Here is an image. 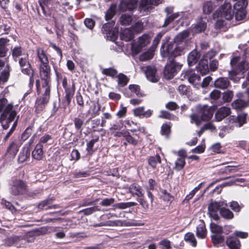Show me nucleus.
Listing matches in <instances>:
<instances>
[{
	"label": "nucleus",
	"mask_w": 249,
	"mask_h": 249,
	"mask_svg": "<svg viewBox=\"0 0 249 249\" xmlns=\"http://www.w3.org/2000/svg\"><path fill=\"white\" fill-rule=\"evenodd\" d=\"M234 12L231 4L225 2L213 14V18H218L215 24L216 28L226 30L231 25V20L234 17Z\"/></svg>",
	"instance_id": "nucleus-1"
},
{
	"label": "nucleus",
	"mask_w": 249,
	"mask_h": 249,
	"mask_svg": "<svg viewBox=\"0 0 249 249\" xmlns=\"http://www.w3.org/2000/svg\"><path fill=\"white\" fill-rule=\"evenodd\" d=\"M213 108L208 106H204L200 109L198 115L194 113L190 115L191 122L198 125L202 121L210 120L213 117Z\"/></svg>",
	"instance_id": "nucleus-2"
},
{
	"label": "nucleus",
	"mask_w": 249,
	"mask_h": 249,
	"mask_svg": "<svg viewBox=\"0 0 249 249\" xmlns=\"http://www.w3.org/2000/svg\"><path fill=\"white\" fill-rule=\"evenodd\" d=\"M163 49V45L161 49V53L163 57H175L181 55L185 53V47L184 43H178L169 44L167 47L166 51L161 50Z\"/></svg>",
	"instance_id": "nucleus-3"
},
{
	"label": "nucleus",
	"mask_w": 249,
	"mask_h": 249,
	"mask_svg": "<svg viewBox=\"0 0 249 249\" xmlns=\"http://www.w3.org/2000/svg\"><path fill=\"white\" fill-rule=\"evenodd\" d=\"M49 83L50 81L44 82L42 87L39 89H38V92L41 93L42 96L37 100L36 103L37 106H39L40 104L44 105L48 102L50 94Z\"/></svg>",
	"instance_id": "nucleus-4"
},
{
	"label": "nucleus",
	"mask_w": 249,
	"mask_h": 249,
	"mask_svg": "<svg viewBox=\"0 0 249 249\" xmlns=\"http://www.w3.org/2000/svg\"><path fill=\"white\" fill-rule=\"evenodd\" d=\"M27 58L28 55L26 54H23V57L19 60V64L21 71L24 74L30 75V84L33 85L34 83L33 70Z\"/></svg>",
	"instance_id": "nucleus-5"
},
{
	"label": "nucleus",
	"mask_w": 249,
	"mask_h": 249,
	"mask_svg": "<svg viewBox=\"0 0 249 249\" xmlns=\"http://www.w3.org/2000/svg\"><path fill=\"white\" fill-rule=\"evenodd\" d=\"M161 2L162 0H141L139 6V10L143 15H147L153 9V6H157Z\"/></svg>",
	"instance_id": "nucleus-6"
},
{
	"label": "nucleus",
	"mask_w": 249,
	"mask_h": 249,
	"mask_svg": "<svg viewBox=\"0 0 249 249\" xmlns=\"http://www.w3.org/2000/svg\"><path fill=\"white\" fill-rule=\"evenodd\" d=\"M150 41V37L147 35L144 34L138 38L137 42L132 45L131 50L132 53L137 54L142 49L147 45Z\"/></svg>",
	"instance_id": "nucleus-7"
},
{
	"label": "nucleus",
	"mask_w": 249,
	"mask_h": 249,
	"mask_svg": "<svg viewBox=\"0 0 249 249\" xmlns=\"http://www.w3.org/2000/svg\"><path fill=\"white\" fill-rule=\"evenodd\" d=\"M248 3L247 0H241L234 4V8L236 10L235 17L237 20H241L245 18L247 13L245 8Z\"/></svg>",
	"instance_id": "nucleus-8"
},
{
	"label": "nucleus",
	"mask_w": 249,
	"mask_h": 249,
	"mask_svg": "<svg viewBox=\"0 0 249 249\" xmlns=\"http://www.w3.org/2000/svg\"><path fill=\"white\" fill-rule=\"evenodd\" d=\"M227 203L224 202H217L216 201H212L210 203L208 206V213L210 217L214 220L218 219L219 216L217 214L218 211L223 207H227Z\"/></svg>",
	"instance_id": "nucleus-9"
},
{
	"label": "nucleus",
	"mask_w": 249,
	"mask_h": 249,
	"mask_svg": "<svg viewBox=\"0 0 249 249\" xmlns=\"http://www.w3.org/2000/svg\"><path fill=\"white\" fill-rule=\"evenodd\" d=\"M181 67V65L174 61L167 64L164 72L165 77L168 79L172 78Z\"/></svg>",
	"instance_id": "nucleus-10"
},
{
	"label": "nucleus",
	"mask_w": 249,
	"mask_h": 249,
	"mask_svg": "<svg viewBox=\"0 0 249 249\" xmlns=\"http://www.w3.org/2000/svg\"><path fill=\"white\" fill-rule=\"evenodd\" d=\"M141 69L144 72L149 81L152 82H157L159 81L160 77L157 73V70L155 67L148 66L142 67Z\"/></svg>",
	"instance_id": "nucleus-11"
},
{
	"label": "nucleus",
	"mask_w": 249,
	"mask_h": 249,
	"mask_svg": "<svg viewBox=\"0 0 249 249\" xmlns=\"http://www.w3.org/2000/svg\"><path fill=\"white\" fill-rule=\"evenodd\" d=\"M39 73L44 82L50 81L51 68L48 64H40Z\"/></svg>",
	"instance_id": "nucleus-12"
},
{
	"label": "nucleus",
	"mask_w": 249,
	"mask_h": 249,
	"mask_svg": "<svg viewBox=\"0 0 249 249\" xmlns=\"http://www.w3.org/2000/svg\"><path fill=\"white\" fill-rule=\"evenodd\" d=\"M137 1L136 0H122L119 5L121 11H132L136 8Z\"/></svg>",
	"instance_id": "nucleus-13"
},
{
	"label": "nucleus",
	"mask_w": 249,
	"mask_h": 249,
	"mask_svg": "<svg viewBox=\"0 0 249 249\" xmlns=\"http://www.w3.org/2000/svg\"><path fill=\"white\" fill-rule=\"evenodd\" d=\"M247 115L246 114H241L235 117L234 116H231L230 117L229 122L230 124H234L236 127H241L246 123Z\"/></svg>",
	"instance_id": "nucleus-14"
},
{
	"label": "nucleus",
	"mask_w": 249,
	"mask_h": 249,
	"mask_svg": "<svg viewBox=\"0 0 249 249\" xmlns=\"http://www.w3.org/2000/svg\"><path fill=\"white\" fill-rule=\"evenodd\" d=\"M231 108L228 107H220L216 112L215 118L217 121H221L231 114Z\"/></svg>",
	"instance_id": "nucleus-15"
},
{
	"label": "nucleus",
	"mask_w": 249,
	"mask_h": 249,
	"mask_svg": "<svg viewBox=\"0 0 249 249\" xmlns=\"http://www.w3.org/2000/svg\"><path fill=\"white\" fill-rule=\"evenodd\" d=\"M196 236L200 238H205L207 235V230L205 225L203 221H199V223L196 227Z\"/></svg>",
	"instance_id": "nucleus-16"
},
{
	"label": "nucleus",
	"mask_w": 249,
	"mask_h": 249,
	"mask_svg": "<svg viewBox=\"0 0 249 249\" xmlns=\"http://www.w3.org/2000/svg\"><path fill=\"white\" fill-rule=\"evenodd\" d=\"M107 26L108 25L105 24L103 27L102 31L104 34H106V37L108 40L114 42L117 38L118 34L116 32L110 30L107 31Z\"/></svg>",
	"instance_id": "nucleus-17"
},
{
	"label": "nucleus",
	"mask_w": 249,
	"mask_h": 249,
	"mask_svg": "<svg viewBox=\"0 0 249 249\" xmlns=\"http://www.w3.org/2000/svg\"><path fill=\"white\" fill-rule=\"evenodd\" d=\"M43 155V146L41 143H38L33 151L32 156L35 159L40 160L42 159Z\"/></svg>",
	"instance_id": "nucleus-18"
},
{
	"label": "nucleus",
	"mask_w": 249,
	"mask_h": 249,
	"mask_svg": "<svg viewBox=\"0 0 249 249\" xmlns=\"http://www.w3.org/2000/svg\"><path fill=\"white\" fill-rule=\"evenodd\" d=\"M199 54L196 51L194 50L191 52L188 56V63L189 65L192 66L196 64L199 58Z\"/></svg>",
	"instance_id": "nucleus-19"
},
{
	"label": "nucleus",
	"mask_w": 249,
	"mask_h": 249,
	"mask_svg": "<svg viewBox=\"0 0 249 249\" xmlns=\"http://www.w3.org/2000/svg\"><path fill=\"white\" fill-rule=\"evenodd\" d=\"M16 117V111L12 112L6 120H0L2 127L4 129H7L9 127V124L13 121Z\"/></svg>",
	"instance_id": "nucleus-20"
},
{
	"label": "nucleus",
	"mask_w": 249,
	"mask_h": 249,
	"mask_svg": "<svg viewBox=\"0 0 249 249\" xmlns=\"http://www.w3.org/2000/svg\"><path fill=\"white\" fill-rule=\"evenodd\" d=\"M226 244L231 249H239L240 246V241L232 237H229L227 238Z\"/></svg>",
	"instance_id": "nucleus-21"
},
{
	"label": "nucleus",
	"mask_w": 249,
	"mask_h": 249,
	"mask_svg": "<svg viewBox=\"0 0 249 249\" xmlns=\"http://www.w3.org/2000/svg\"><path fill=\"white\" fill-rule=\"evenodd\" d=\"M229 85V81L227 78H220L217 79L214 82V86L217 88L222 89L227 88Z\"/></svg>",
	"instance_id": "nucleus-22"
},
{
	"label": "nucleus",
	"mask_w": 249,
	"mask_h": 249,
	"mask_svg": "<svg viewBox=\"0 0 249 249\" xmlns=\"http://www.w3.org/2000/svg\"><path fill=\"white\" fill-rule=\"evenodd\" d=\"M134 37L133 33L130 28H126L124 30L123 32L121 34V38L122 40L125 41H128L133 39Z\"/></svg>",
	"instance_id": "nucleus-23"
},
{
	"label": "nucleus",
	"mask_w": 249,
	"mask_h": 249,
	"mask_svg": "<svg viewBox=\"0 0 249 249\" xmlns=\"http://www.w3.org/2000/svg\"><path fill=\"white\" fill-rule=\"evenodd\" d=\"M27 186L23 181L19 180L17 181V195L24 194L26 193Z\"/></svg>",
	"instance_id": "nucleus-24"
},
{
	"label": "nucleus",
	"mask_w": 249,
	"mask_h": 249,
	"mask_svg": "<svg viewBox=\"0 0 249 249\" xmlns=\"http://www.w3.org/2000/svg\"><path fill=\"white\" fill-rule=\"evenodd\" d=\"M37 57L39 59L41 64H48V57L44 53V51L41 48H37L36 50Z\"/></svg>",
	"instance_id": "nucleus-25"
},
{
	"label": "nucleus",
	"mask_w": 249,
	"mask_h": 249,
	"mask_svg": "<svg viewBox=\"0 0 249 249\" xmlns=\"http://www.w3.org/2000/svg\"><path fill=\"white\" fill-rule=\"evenodd\" d=\"M75 89V88L74 83L72 84L71 87H67L65 89V90L66 92L65 98L67 100L68 104H69L71 101V98L74 95Z\"/></svg>",
	"instance_id": "nucleus-26"
},
{
	"label": "nucleus",
	"mask_w": 249,
	"mask_h": 249,
	"mask_svg": "<svg viewBox=\"0 0 249 249\" xmlns=\"http://www.w3.org/2000/svg\"><path fill=\"white\" fill-rule=\"evenodd\" d=\"M188 81L189 83L192 84L197 88L200 86L201 79L200 77L196 74H192L190 75Z\"/></svg>",
	"instance_id": "nucleus-27"
},
{
	"label": "nucleus",
	"mask_w": 249,
	"mask_h": 249,
	"mask_svg": "<svg viewBox=\"0 0 249 249\" xmlns=\"http://www.w3.org/2000/svg\"><path fill=\"white\" fill-rule=\"evenodd\" d=\"M214 5L212 1H207L204 3L202 7L204 14L209 15L212 13Z\"/></svg>",
	"instance_id": "nucleus-28"
},
{
	"label": "nucleus",
	"mask_w": 249,
	"mask_h": 249,
	"mask_svg": "<svg viewBox=\"0 0 249 249\" xmlns=\"http://www.w3.org/2000/svg\"><path fill=\"white\" fill-rule=\"evenodd\" d=\"M136 205V203L133 202H121L115 204L114 205H113V209H125L127 208L135 206Z\"/></svg>",
	"instance_id": "nucleus-29"
},
{
	"label": "nucleus",
	"mask_w": 249,
	"mask_h": 249,
	"mask_svg": "<svg viewBox=\"0 0 249 249\" xmlns=\"http://www.w3.org/2000/svg\"><path fill=\"white\" fill-rule=\"evenodd\" d=\"M161 162V158L159 155L151 157L148 160V163L152 168H156Z\"/></svg>",
	"instance_id": "nucleus-30"
},
{
	"label": "nucleus",
	"mask_w": 249,
	"mask_h": 249,
	"mask_svg": "<svg viewBox=\"0 0 249 249\" xmlns=\"http://www.w3.org/2000/svg\"><path fill=\"white\" fill-rule=\"evenodd\" d=\"M189 36V32L187 31H184L180 34H179L175 39V44L178 43H184L185 44L183 40L188 36Z\"/></svg>",
	"instance_id": "nucleus-31"
},
{
	"label": "nucleus",
	"mask_w": 249,
	"mask_h": 249,
	"mask_svg": "<svg viewBox=\"0 0 249 249\" xmlns=\"http://www.w3.org/2000/svg\"><path fill=\"white\" fill-rule=\"evenodd\" d=\"M198 71L200 72L202 75L206 74L209 72V68L206 61H203L199 63L197 67Z\"/></svg>",
	"instance_id": "nucleus-32"
},
{
	"label": "nucleus",
	"mask_w": 249,
	"mask_h": 249,
	"mask_svg": "<svg viewBox=\"0 0 249 249\" xmlns=\"http://www.w3.org/2000/svg\"><path fill=\"white\" fill-rule=\"evenodd\" d=\"M6 39L3 38H0V57H3L6 56L7 49L6 47Z\"/></svg>",
	"instance_id": "nucleus-33"
},
{
	"label": "nucleus",
	"mask_w": 249,
	"mask_h": 249,
	"mask_svg": "<svg viewBox=\"0 0 249 249\" xmlns=\"http://www.w3.org/2000/svg\"><path fill=\"white\" fill-rule=\"evenodd\" d=\"M154 52L153 49H149L147 52L143 53L140 56V60L141 61H147L153 58Z\"/></svg>",
	"instance_id": "nucleus-34"
},
{
	"label": "nucleus",
	"mask_w": 249,
	"mask_h": 249,
	"mask_svg": "<svg viewBox=\"0 0 249 249\" xmlns=\"http://www.w3.org/2000/svg\"><path fill=\"white\" fill-rule=\"evenodd\" d=\"M129 192L132 195H136L139 197H141L143 196L140 186L136 184H132L130 187Z\"/></svg>",
	"instance_id": "nucleus-35"
},
{
	"label": "nucleus",
	"mask_w": 249,
	"mask_h": 249,
	"mask_svg": "<svg viewBox=\"0 0 249 249\" xmlns=\"http://www.w3.org/2000/svg\"><path fill=\"white\" fill-rule=\"evenodd\" d=\"M220 213L221 216L226 219H231L233 217V213L230 210L223 207L221 208Z\"/></svg>",
	"instance_id": "nucleus-36"
},
{
	"label": "nucleus",
	"mask_w": 249,
	"mask_h": 249,
	"mask_svg": "<svg viewBox=\"0 0 249 249\" xmlns=\"http://www.w3.org/2000/svg\"><path fill=\"white\" fill-rule=\"evenodd\" d=\"M248 103L241 99L235 100L232 103V107L236 109H240L247 106Z\"/></svg>",
	"instance_id": "nucleus-37"
},
{
	"label": "nucleus",
	"mask_w": 249,
	"mask_h": 249,
	"mask_svg": "<svg viewBox=\"0 0 249 249\" xmlns=\"http://www.w3.org/2000/svg\"><path fill=\"white\" fill-rule=\"evenodd\" d=\"M13 108V106L11 104H8L6 106L5 109L3 110L2 113L1 114L0 117V120H6L8 117L9 114L14 110H12Z\"/></svg>",
	"instance_id": "nucleus-38"
},
{
	"label": "nucleus",
	"mask_w": 249,
	"mask_h": 249,
	"mask_svg": "<svg viewBox=\"0 0 249 249\" xmlns=\"http://www.w3.org/2000/svg\"><path fill=\"white\" fill-rule=\"evenodd\" d=\"M116 4H112L106 13L105 18L107 20H110L114 16L116 13Z\"/></svg>",
	"instance_id": "nucleus-39"
},
{
	"label": "nucleus",
	"mask_w": 249,
	"mask_h": 249,
	"mask_svg": "<svg viewBox=\"0 0 249 249\" xmlns=\"http://www.w3.org/2000/svg\"><path fill=\"white\" fill-rule=\"evenodd\" d=\"M206 23L205 21H201L196 24L193 28V32L198 33L204 31L206 28Z\"/></svg>",
	"instance_id": "nucleus-40"
},
{
	"label": "nucleus",
	"mask_w": 249,
	"mask_h": 249,
	"mask_svg": "<svg viewBox=\"0 0 249 249\" xmlns=\"http://www.w3.org/2000/svg\"><path fill=\"white\" fill-rule=\"evenodd\" d=\"M184 240L190 243L193 247L196 246V240L195 238L194 234L191 232H188L185 235Z\"/></svg>",
	"instance_id": "nucleus-41"
},
{
	"label": "nucleus",
	"mask_w": 249,
	"mask_h": 249,
	"mask_svg": "<svg viewBox=\"0 0 249 249\" xmlns=\"http://www.w3.org/2000/svg\"><path fill=\"white\" fill-rule=\"evenodd\" d=\"M132 18L131 16L123 14L120 18V22L123 25H129L132 21Z\"/></svg>",
	"instance_id": "nucleus-42"
},
{
	"label": "nucleus",
	"mask_w": 249,
	"mask_h": 249,
	"mask_svg": "<svg viewBox=\"0 0 249 249\" xmlns=\"http://www.w3.org/2000/svg\"><path fill=\"white\" fill-rule=\"evenodd\" d=\"M178 16L179 14L178 13L168 14L167 15V18L164 21V23L163 25V26H167L168 25L170 24V23H171L174 20L178 18Z\"/></svg>",
	"instance_id": "nucleus-43"
},
{
	"label": "nucleus",
	"mask_w": 249,
	"mask_h": 249,
	"mask_svg": "<svg viewBox=\"0 0 249 249\" xmlns=\"http://www.w3.org/2000/svg\"><path fill=\"white\" fill-rule=\"evenodd\" d=\"M178 16L179 14L178 13L168 14L167 15V18L164 21V23L163 25V26H167L168 25L170 24V23H171L174 20L178 18Z\"/></svg>",
	"instance_id": "nucleus-44"
},
{
	"label": "nucleus",
	"mask_w": 249,
	"mask_h": 249,
	"mask_svg": "<svg viewBox=\"0 0 249 249\" xmlns=\"http://www.w3.org/2000/svg\"><path fill=\"white\" fill-rule=\"evenodd\" d=\"M30 154V152L27 149L23 150L18 156V161L22 163L26 161L29 157Z\"/></svg>",
	"instance_id": "nucleus-45"
},
{
	"label": "nucleus",
	"mask_w": 249,
	"mask_h": 249,
	"mask_svg": "<svg viewBox=\"0 0 249 249\" xmlns=\"http://www.w3.org/2000/svg\"><path fill=\"white\" fill-rule=\"evenodd\" d=\"M131 29L135 33H140L143 29V23L141 21H138L131 27Z\"/></svg>",
	"instance_id": "nucleus-46"
},
{
	"label": "nucleus",
	"mask_w": 249,
	"mask_h": 249,
	"mask_svg": "<svg viewBox=\"0 0 249 249\" xmlns=\"http://www.w3.org/2000/svg\"><path fill=\"white\" fill-rule=\"evenodd\" d=\"M118 78V84L121 87H124L125 86L128 81L127 77L122 73H120L117 76Z\"/></svg>",
	"instance_id": "nucleus-47"
},
{
	"label": "nucleus",
	"mask_w": 249,
	"mask_h": 249,
	"mask_svg": "<svg viewBox=\"0 0 249 249\" xmlns=\"http://www.w3.org/2000/svg\"><path fill=\"white\" fill-rule=\"evenodd\" d=\"M102 72L106 75L111 77H114L117 74V70L113 68L103 69L102 71Z\"/></svg>",
	"instance_id": "nucleus-48"
},
{
	"label": "nucleus",
	"mask_w": 249,
	"mask_h": 249,
	"mask_svg": "<svg viewBox=\"0 0 249 249\" xmlns=\"http://www.w3.org/2000/svg\"><path fill=\"white\" fill-rule=\"evenodd\" d=\"M90 108L89 109V113L91 112L94 116L98 114L100 110V107L99 105H97L95 103L91 102Z\"/></svg>",
	"instance_id": "nucleus-49"
},
{
	"label": "nucleus",
	"mask_w": 249,
	"mask_h": 249,
	"mask_svg": "<svg viewBox=\"0 0 249 249\" xmlns=\"http://www.w3.org/2000/svg\"><path fill=\"white\" fill-rule=\"evenodd\" d=\"M185 164V160L183 158H178L175 162V169L178 171L181 170Z\"/></svg>",
	"instance_id": "nucleus-50"
},
{
	"label": "nucleus",
	"mask_w": 249,
	"mask_h": 249,
	"mask_svg": "<svg viewBox=\"0 0 249 249\" xmlns=\"http://www.w3.org/2000/svg\"><path fill=\"white\" fill-rule=\"evenodd\" d=\"M202 183H200L197 187H195L190 193L187 195L185 198V200L189 201L192 199L196 193L201 188Z\"/></svg>",
	"instance_id": "nucleus-51"
},
{
	"label": "nucleus",
	"mask_w": 249,
	"mask_h": 249,
	"mask_svg": "<svg viewBox=\"0 0 249 249\" xmlns=\"http://www.w3.org/2000/svg\"><path fill=\"white\" fill-rule=\"evenodd\" d=\"M123 136L128 142L133 145H136L137 144L138 141L131 136L129 133L126 132L123 134Z\"/></svg>",
	"instance_id": "nucleus-52"
},
{
	"label": "nucleus",
	"mask_w": 249,
	"mask_h": 249,
	"mask_svg": "<svg viewBox=\"0 0 249 249\" xmlns=\"http://www.w3.org/2000/svg\"><path fill=\"white\" fill-rule=\"evenodd\" d=\"M230 207L233 211L235 212H239L242 208V205H240L236 201H232L230 203Z\"/></svg>",
	"instance_id": "nucleus-53"
},
{
	"label": "nucleus",
	"mask_w": 249,
	"mask_h": 249,
	"mask_svg": "<svg viewBox=\"0 0 249 249\" xmlns=\"http://www.w3.org/2000/svg\"><path fill=\"white\" fill-rule=\"evenodd\" d=\"M211 230L212 232L217 234L221 233L222 232V228L214 223L211 224Z\"/></svg>",
	"instance_id": "nucleus-54"
},
{
	"label": "nucleus",
	"mask_w": 249,
	"mask_h": 249,
	"mask_svg": "<svg viewBox=\"0 0 249 249\" xmlns=\"http://www.w3.org/2000/svg\"><path fill=\"white\" fill-rule=\"evenodd\" d=\"M129 90L134 94L138 96H141L142 94L140 92V88L137 85H130L129 86Z\"/></svg>",
	"instance_id": "nucleus-55"
},
{
	"label": "nucleus",
	"mask_w": 249,
	"mask_h": 249,
	"mask_svg": "<svg viewBox=\"0 0 249 249\" xmlns=\"http://www.w3.org/2000/svg\"><path fill=\"white\" fill-rule=\"evenodd\" d=\"M162 36L163 34L161 33H159L157 35L154 40H153L152 47L150 49H153L154 50V52L155 51V49L158 45Z\"/></svg>",
	"instance_id": "nucleus-56"
},
{
	"label": "nucleus",
	"mask_w": 249,
	"mask_h": 249,
	"mask_svg": "<svg viewBox=\"0 0 249 249\" xmlns=\"http://www.w3.org/2000/svg\"><path fill=\"white\" fill-rule=\"evenodd\" d=\"M233 96V94L232 91L228 90L224 92L223 96V99L225 102H229L231 100Z\"/></svg>",
	"instance_id": "nucleus-57"
},
{
	"label": "nucleus",
	"mask_w": 249,
	"mask_h": 249,
	"mask_svg": "<svg viewBox=\"0 0 249 249\" xmlns=\"http://www.w3.org/2000/svg\"><path fill=\"white\" fill-rule=\"evenodd\" d=\"M98 141V139H92L90 140L87 145V150L89 154H91L92 152V148L95 142Z\"/></svg>",
	"instance_id": "nucleus-58"
},
{
	"label": "nucleus",
	"mask_w": 249,
	"mask_h": 249,
	"mask_svg": "<svg viewBox=\"0 0 249 249\" xmlns=\"http://www.w3.org/2000/svg\"><path fill=\"white\" fill-rule=\"evenodd\" d=\"M205 149V144L204 143H201L200 145L197 146L195 148L192 150L194 153H202L204 152Z\"/></svg>",
	"instance_id": "nucleus-59"
},
{
	"label": "nucleus",
	"mask_w": 249,
	"mask_h": 249,
	"mask_svg": "<svg viewBox=\"0 0 249 249\" xmlns=\"http://www.w3.org/2000/svg\"><path fill=\"white\" fill-rule=\"evenodd\" d=\"M115 202V199L113 198H105L100 203V204L103 206H108Z\"/></svg>",
	"instance_id": "nucleus-60"
},
{
	"label": "nucleus",
	"mask_w": 249,
	"mask_h": 249,
	"mask_svg": "<svg viewBox=\"0 0 249 249\" xmlns=\"http://www.w3.org/2000/svg\"><path fill=\"white\" fill-rule=\"evenodd\" d=\"M170 132V126L167 124H164L161 127V134L163 135L167 136Z\"/></svg>",
	"instance_id": "nucleus-61"
},
{
	"label": "nucleus",
	"mask_w": 249,
	"mask_h": 249,
	"mask_svg": "<svg viewBox=\"0 0 249 249\" xmlns=\"http://www.w3.org/2000/svg\"><path fill=\"white\" fill-rule=\"evenodd\" d=\"M144 107H139L133 110V113L136 116H143L144 113Z\"/></svg>",
	"instance_id": "nucleus-62"
},
{
	"label": "nucleus",
	"mask_w": 249,
	"mask_h": 249,
	"mask_svg": "<svg viewBox=\"0 0 249 249\" xmlns=\"http://www.w3.org/2000/svg\"><path fill=\"white\" fill-rule=\"evenodd\" d=\"M84 23L85 25L90 29H92L95 25V22L91 18H86Z\"/></svg>",
	"instance_id": "nucleus-63"
},
{
	"label": "nucleus",
	"mask_w": 249,
	"mask_h": 249,
	"mask_svg": "<svg viewBox=\"0 0 249 249\" xmlns=\"http://www.w3.org/2000/svg\"><path fill=\"white\" fill-rule=\"evenodd\" d=\"M212 238L214 244L220 243L224 240L223 237L218 234L213 235Z\"/></svg>",
	"instance_id": "nucleus-64"
}]
</instances>
